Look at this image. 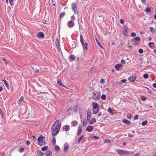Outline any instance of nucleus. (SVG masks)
<instances>
[{"mask_svg":"<svg viewBox=\"0 0 156 156\" xmlns=\"http://www.w3.org/2000/svg\"><path fill=\"white\" fill-rule=\"evenodd\" d=\"M58 121V120L56 121L54 124L51 126V129L52 131V135L53 136H55L57 134L61 127V122H59L56 126H55V124Z\"/></svg>","mask_w":156,"mask_h":156,"instance_id":"obj_1","label":"nucleus"},{"mask_svg":"<svg viewBox=\"0 0 156 156\" xmlns=\"http://www.w3.org/2000/svg\"><path fill=\"white\" fill-rule=\"evenodd\" d=\"M80 42L82 44L83 49L84 51H87L88 49L87 46L88 44L87 43L84 44L83 36L82 35H80Z\"/></svg>","mask_w":156,"mask_h":156,"instance_id":"obj_2","label":"nucleus"},{"mask_svg":"<svg viewBox=\"0 0 156 156\" xmlns=\"http://www.w3.org/2000/svg\"><path fill=\"white\" fill-rule=\"evenodd\" d=\"M100 93L98 91H95L93 94L92 98L94 100H99L100 98Z\"/></svg>","mask_w":156,"mask_h":156,"instance_id":"obj_3","label":"nucleus"},{"mask_svg":"<svg viewBox=\"0 0 156 156\" xmlns=\"http://www.w3.org/2000/svg\"><path fill=\"white\" fill-rule=\"evenodd\" d=\"M77 3L75 2L74 3H72V9L73 11L75 14H76L78 13V12L77 11Z\"/></svg>","mask_w":156,"mask_h":156,"instance_id":"obj_4","label":"nucleus"},{"mask_svg":"<svg viewBox=\"0 0 156 156\" xmlns=\"http://www.w3.org/2000/svg\"><path fill=\"white\" fill-rule=\"evenodd\" d=\"M91 109L89 108L88 109L87 113V121L90 122V119L91 115Z\"/></svg>","mask_w":156,"mask_h":156,"instance_id":"obj_5","label":"nucleus"},{"mask_svg":"<svg viewBox=\"0 0 156 156\" xmlns=\"http://www.w3.org/2000/svg\"><path fill=\"white\" fill-rule=\"evenodd\" d=\"M117 152L120 155H122L128 153L127 151H124L122 150L119 149L117 151Z\"/></svg>","mask_w":156,"mask_h":156,"instance_id":"obj_6","label":"nucleus"},{"mask_svg":"<svg viewBox=\"0 0 156 156\" xmlns=\"http://www.w3.org/2000/svg\"><path fill=\"white\" fill-rule=\"evenodd\" d=\"M74 25V23L72 20L69 21L67 23V26L70 28H72Z\"/></svg>","mask_w":156,"mask_h":156,"instance_id":"obj_7","label":"nucleus"},{"mask_svg":"<svg viewBox=\"0 0 156 156\" xmlns=\"http://www.w3.org/2000/svg\"><path fill=\"white\" fill-rule=\"evenodd\" d=\"M124 30L123 31L122 33L125 35H126L127 34V31L128 29V28L127 27L126 25H124L123 26Z\"/></svg>","mask_w":156,"mask_h":156,"instance_id":"obj_8","label":"nucleus"},{"mask_svg":"<svg viewBox=\"0 0 156 156\" xmlns=\"http://www.w3.org/2000/svg\"><path fill=\"white\" fill-rule=\"evenodd\" d=\"M82 133V127L81 126H80L78 128L77 130V133L76 134V135L77 136H79Z\"/></svg>","mask_w":156,"mask_h":156,"instance_id":"obj_9","label":"nucleus"},{"mask_svg":"<svg viewBox=\"0 0 156 156\" xmlns=\"http://www.w3.org/2000/svg\"><path fill=\"white\" fill-rule=\"evenodd\" d=\"M122 66V65L120 63L117 64L115 65V68L116 70L119 71L120 70V69L121 68Z\"/></svg>","mask_w":156,"mask_h":156,"instance_id":"obj_10","label":"nucleus"},{"mask_svg":"<svg viewBox=\"0 0 156 156\" xmlns=\"http://www.w3.org/2000/svg\"><path fill=\"white\" fill-rule=\"evenodd\" d=\"M93 126H89L86 129V130L88 132H91L93 129Z\"/></svg>","mask_w":156,"mask_h":156,"instance_id":"obj_11","label":"nucleus"},{"mask_svg":"<svg viewBox=\"0 0 156 156\" xmlns=\"http://www.w3.org/2000/svg\"><path fill=\"white\" fill-rule=\"evenodd\" d=\"M2 82L4 83L7 88L9 89V86L7 81L5 80H2Z\"/></svg>","mask_w":156,"mask_h":156,"instance_id":"obj_12","label":"nucleus"},{"mask_svg":"<svg viewBox=\"0 0 156 156\" xmlns=\"http://www.w3.org/2000/svg\"><path fill=\"white\" fill-rule=\"evenodd\" d=\"M128 80L131 82H134L136 80V77L134 76H130L128 78Z\"/></svg>","mask_w":156,"mask_h":156,"instance_id":"obj_13","label":"nucleus"},{"mask_svg":"<svg viewBox=\"0 0 156 156\" xmlns=\"http://www.w3.org/2000/svg\"><path fill=\"white\" fill-rule=\"evenodd\" d=\"M38 37L43 38L44 37V34L42 32H40L37 34Z\"/></svg>","mask_w":156,"mask_h":156,"instance_id":"obj_14","label":"nucleus"},{"mask_svg":"<svg viewBox=\"0 0 156 156\" xmlns=\"http://www.w3.org/2000/svg\"><path fill=\"white\" fill-rule=\"evenodd\" d=\"M90 124H93L96 122V119L95 118H93L91 119L90 121Z\"/></svg>","mask_w":156,"mask_h":156,"instance_id":"obj_15","label":"nucleus"},{"mask_svg":"<svg viewBox=\"0 0 156 156\" xmlns=\"http://www.w3.org/2000/svg\"><path fill=\"white\" fill-rule=\"evenodd\" d=\"M148 45L150 48H153L154 46V43L153 42H151L149 43Z\"/></svg>","mask_w":156,"mask_h":156,"instance_id":"obj_16","label":"nucleus"},{"mask_svg":"<svg viewBox=\"0 0 156 156\" xmlns=\"http://www.w3.org/2000/svg\"><path fill=\"white\" fill-rule=\"evenodd\" d=\"M68 144L67 143H66L64 146V151H67L68 150Z\"/></svg>","mask_w":156,"mask_h":156,"instance_id":"obj_17","label":"nucleus"},{"mask_svg":"<svg viewBox=\"0 0 156 156\" xmlns=\"http://www.w3.org/2000/svg\"><path fill=\"white\" fill-rule=\"evenodd\" d=\"M140 41V38L139 37H136L134 39H133L131 40L132 41Z\"/></svg>","mask_w":156,"mask_h":156,"instance_id":"obj_18","label":"nucleus"},{"mask_svg":"<svg viewBox=\"0 0 156 156\" xmlns=\"http://www.w3.org/2000/svg\"><path fill=\"white\" fill-rule=\"evenodd\" d=\"M95 40L96 42V43L101 48H103L101 44L100 43L98 40L97 39V38L95 37Z\"/></svg>","mask_w":156,"mask_h":156,"instance_id":"obj_19","label":"nucleus"},{"mask_svg":"<svg viewBox=\"0 0 156 156\" xmlns=\"http://www.w3.org/2000/svg\"><path fill=\"white\" fill-rule=\"evenodd\" d=\"M24 98L23 97L21 96L18 102V103L20 105L21 104V102L23 101Z\"/></svg>","mask_w":156,"mask_h":156,"instance_id":"obj_20","label":"nucleus"},{"mask_svg":"<svg viewBox=\"0 0 156 156\" xmlns=\"http://www.w3.org/2000/svg\"><path fill=\"white\" fill-rule=\"evenodd\" d=\"M44 139V137L42 135L40 136L37 139V141L39 142L40 141H43V139Z\"/></svg>","mask_w":156,"mask_h":156,"instance_id":"obj_21","label":"nucleus"},{"mask_svg":"<svg viewBox=\"0 0 156 156\" xmlns=\"http://www.w3.org/2000/svg\"><path fill=\"white\" fill-rule=\"evenodd\" d=\"M99 105L97 103H95L93 106V109H96L98 108Z\"/></svg>","mask_w":156,"mask_h":156,"instance_id":"obj_22","label":"nucleus"},{"mask_svg":"<svg viewBox=\"0 0 156 156\" xmlns=\"http://www.w3.org/2000/svg\"><path fill=\"white\" fill-rule=\"evenodd\" d=\"M57 83L60 85L64 87H65V86L62 83L61 80H58L57 81Z\"/></svg>","mask_w":156,"mask_h":156,"instance_id":"obj_23","label":"nucleus"},{"mask_svg":"<svg viewBox=\"0 0 156 156\" xmlns=\"http://www.w3.org/2000/svg\"><path fill=\"white\" fill-rule=\"evenodd\" d=\"M84 137V136L83 135H82L80 137L78 138V142L77 143L78 144L80 143L81 140H82V139Z\"/></svg>","mask_w":156,"mask_h":156,"instance_id":"obj_24","label":"nucleus"},{"mask_svg":"<svg viewBox=\"0 0 156 156\" xmlns=\"http://www.w3.org/2000/svg\"><path fill=\"white\" fill-rule=\"evenodd\" d=\"M123 122L124 123L127 124L128 125H130L131 124L130 122L128 120L126 119H125L123 120Z\"/></svg>","mask_w":156,"mask_h":156,"instance_id":"obj_25","label":"nucleus"},{"mask_svg":"<svg viewBox=\"0 0 156 156\" xmlns=\"http://www.w3.org/2000/svg\"><path fill=\"white\" fill-rule=\"evenodd\" d=\"M55 44L57 48L58 49H59V41L58 39H56L55 41Z\"/></svg>","mask_w":156,"mask_h":156,"instance_id":"obj_26","label":"nucleus"},{"mask_svg":"<svg viewBox=\"0 0 156 156\" xmlns=\"http://www.w3.org/2000/svg\"><path fill=\"white\" fill-rule=\"evenodd\" d=\"M69 126L68 125H66L65 126V127H63V129H65V131H68L70 128H69Z\"/></svg>","mask_w":156,"mask_h":156,"instance_id":"obj_27","label":"nucleus"},{"mask_svg":"<svg viewBox=\"0 0 156 156\" xmlns=\"http://www.w3.org/2000/svg\"><path fill=\"white\" fill-rule=\"evenodd\" d=\"M99 109H93V113L94 114H96L99 111Z\"/></svg>","mask_w":156,"mask_h":156,"instance_id":"obj_28","label":"nucleus"},{"mask_svg":"<svg viewBox=\"0 0 156 156\" xmlns=\"http://www.w3.org/2000/svg\"><path fill=\"white\" fill-rule=\"evenodd\" d=\"M69 58L72 61L74 60L75 59V57L73 55H71L69 57Z\"/></svg>","mask_w":156,"mask_h":156,"instance_id":"obj_29","label":"nucleus"},{"mask_svg":"<svg viewBox=\"0 0 156 156\" xmlns=\"http://www.w3.org/2000/svg\"><path fill=\"white\" fill-rule=\"evenodd\" d=\"M37 154L39 156H42L43 155V153L40 150L38 151Z\"/></svg>","mask_w":156,"mask_h":156,"instance_id":"obj_30","label":"nucleus"},{"mask_svg":"<svg viewBox=\"0 0 156 156\" xmlns=\"http://www.w3.org/2000/svg\"><path fill=\"white\" fill-rule=\"evenodd\" d=\"M52 154V152L51 151H48L47 153L46 154V156H49L50 155H51Z\"/></svg>","mask_w":156,"mask_h":156,"instance_id":"obj_31","label":"nucleus"},{"mask_svg":"<svg viewBox=\"0 0 156 156\" xmlns=\"http://www.w3.org/2000/svg\"><path fill=\"white\" fill-rule=\"evenodd\" d=\"M87 123V120L86 119H84L83 122V126H85Z\"/></svg>","mask_w":156,"mask_h":156,"instance_id":"obj_32","label":"nucleus"},{"mask_svg":"<svg viewBox=\"0 0 156 156\" xmlns=\"http://www.w3.org/2000/svg\"><path fill=\"white\" fill-rule=\"evenodd\" d=\"M48 148V147L46 146L42 148L41 150L42 151H44L47 150Z\"/></svg>","mask_w":156,"mask_h":156,"instance_id":"obj_33","label":"nucleus"},{"mask_svg":"<svg viewBox=\"0 0 156 156\" xmlns=\"http://www.w3.org/2000/svg\"><path fill=\"white\" fill-rule=\"evenodd\" d=\"M52 144L54 145H55L56 144L55 138L54 137H53L52 138Z\"/></svg>","mask_w":156,"mask_h":156,"instance_id":"obj_34","label":"nucleus"},{"mask_svg":"<svg viewBox=\"0 0 156 156\" xmlns=\"http://www.w3.org/2000/svg\"><path fill=\"white\" fill-rule=\"evenodd\" d=\"M131 117V115L130 113H128L126 115V118L128 119H130Z\"/></svg>","mask_w":156,"mask_h":156,"instance_id":"obj_35","label":"nucleus"},{"mask_svg":"<svg viewBox=\"0 0 156 156\" xmlns=\"http://www.w3.org/2000/svg\"><path fill=\"white\" fill-rule=\"evenodd\" d=\"M55 150L56 151H58L60 150V148L58 146H56L55 147Z\"/></svg>","mask_w":156,"mask_h":156,"instance_id":"obj_36","label":"nucleus"},{"mask_svg":"<svg viewBox=\"0 0 156 156\" xmlns=\"http://www.w3.org/2000/svg\"><path fill=\"white\" fill-rule=\"evenodd\" d=\"M24 151V148L23 147L20 148L18 150V151L20 153H22V152H23Z\"/></svg>","mask_w":156,"mask_h":156,"instance_id":"obj_37","label":"nucleus"},{"mask_svg":"<svg viewBox=\"0 0 156 156\" xmlns=\"http://www.w3.org/2000/svg\"><path fill=\"white\" fill-rule=\"evenodd\" d=\"M151 11V9L150 8H147L145 10V11L146 12H149Z\"/></svg>","mask_w":156,"mask_h":156,"instance_id":"obj_38","label":"nucleus"},{"mask_svg":"<svg viewBox=\"0 0 156 156\" xmlns=\"http://www.w3.org/2000/svg\"><path fill=\"white\" fill-rule=\"evenodd\" d=\"M73 126H75L76 125H77L78 123L76 121H72V122Z\"/></svg>","mask_w":156,"mask_h":156,"instance_id":"obj_39","label":"nucleus"},{"mask_svg":"<svg viewBox=\"0 0 156 156\" xmlns=\"http://www.w3.org/2000/svg\"><path fill=\"white\" fill-rule=\"evenodd\" d=\"M65 12L61 13L60 14V19H61V18L63 17L64 16H65Z\"/></svg>","mask_w":156,"mask_h":156,"instance_id":"obj_40","label":"nucleus"},{"mask_svg":"<svg viewBox=\"0 0 156 156\" xmlns=\"http://www.w3.org/2000/svg\"><path fill=\"white\" fill-rule=\"evenodd\" d=\"M112 110H113L111 108H109L108 109V112H109L112 115Z\"/></svg>","mask_w":156,"mask_h":156,"instance_id":"obj_41","label":"nucleus"},{"mask_svg":"<svg viewBox=\"0 0 156 156\" xmlns=\"http://www.w3.org/2000/svg\"><path fill=\"white\" fill-rule=\"evenodd\" d=\"M143 77L144 78L146 79H147L148 77V75L147 73H145L144 74Z\"/></svg>","mask_w":156,"mask_h":156,"instance_id":"obj_42","label":"nucleus"},{"mask_svg":"<svg viewBox=\"0 0 156 156\" xmlns=\"http://www.w3.org/2000/svg\"><path fill=\"white\" fill-rule=\"evenodd\" d=\"M104 142L105 143H110L111 142V141L108 139H106L104 140Z\"/></svg>","mask_w":156,"mask_h":156,"instance_id":"obj_43","label":"nucleus"},{"mask_svg":"<svg viewBox=\"0 0 156 156\" xmlns=\"http://www.w3.org/2000/svg\"><path fill=\"white\" fill-rule=\"evenodd\" d=\"M147 123V120L145 121L142 123V125L143 126H145L146 125Z\"/></svg>","mask_w":156,"mask_h":156,"instance_id":"obj_44","label":"nucleus"},{"mask_svg":"<svg viewBox=\"0 0 156 156\" xmlns=\"http://www.w3.org/2000/svg\"><path fill=\"white\" fill-rule=\"evenodd\" d=\"M101 98L103 100H105L106 99V96L105 94H103L101 96Z\"/></svg>","mask_w":156,"mask_h":156,"instance_id":"obj_45","label":"nucleus"},{"mask_svg":"<svg viewBox=\"0 0 156 156\" xmlns=\"http://www.w3.org/2000/svg\"><path fill=\"white\" fill-rule=\"evenodd\" d=\"M143 87L144 88L146 89L147 90L148 92V93H151V90H150V89H149V88H148L145 87H144V86Z\"/></svg>","mask_w":156,"mask_h":156,"instance_id":"obj_46","label":"nucleus"},{"mask_svg":"<svg viewBox=\"0 0 156 156\" xmlns=\"http://www.w3.org/2000/svg\"><path fill=\"white\" fill-rule=\"evenodd\" d=\"M43 142H44L43 141H40V142H38V145L39 146H42L43 143Z\"/></svg>","mask_w":156,"mask_h":156,"instance_id":"obj_47","label":"nucleus"},{"mask_svg":"<svg viewBox=\"0 0 156 156\" xmlns=\"http://www.w3.org/2000/svg\"><path fill=\"white\" fill-rule=\"evenodd\" d=\"M130 35L132 37H135L136 35V34L134 32L132 33Z\"/></svg>","mask_w":156,"mask_h":156,"instance_id":"obj_48","label":"nucleus"},{"mask_svg":"<svg viewBox=\"0 0 156 156\" xmlns=\"http://www.w3.org/2000/svg\"><path fill=\"white\" fill-rule=\"evenodd\" d=\"M138 52L142 54L143 52V50L142 49H140L138 50Z\"/></svg>","mask_w":156,"mask_h":156,"instance_id":"obj_49","label":"nucleus"},{"mask_svg":"<svg viewBox=\"0 0 156 156\" xmlns=\"http://www.w3.org/2000/svg\"><path fill=\"white\" fill-rule=\"evenodd\" d=\"M138 115H136L134 116V117H133V119L134 120L137 119L138 118Z\"/></svg>","mask_w":156,"mask_h":156,"instance_id":"obj_50","label":"nucleus"},{"mask_svg":"<svg viewBox=\"0 0 156 156\" xmlns=\"http://www.w3.org/2000/svg\"><path fill=\"white\" fill-rule=\"evenodd\" d=\"M13 0H9V2L10 5L12 6L13 4Z\"/></svg>","mask_w":156,"mask_h":156,"instance_id":"obj_51","label":"nucleus"},{"mask_svg":"<svg viewBox=\"0 0 156 156\" xmlns=\"http://www.w3.org/2000/svg\"><path fill=\"white\" fill-rule=\"evenodd\" d=\"M128 136L130 137L133 138L134 137V136L133 134L132 135L131 134H129L128 135Z\"/></svg>","mask_w":156,"mask_h":156,"instance_id":"obj_52","label":"nucleus"},{"mask_svg":"<svg viewBox=\"0 0 156 156\" xmlns=\"http://www.w3.org/2000/svg\"><path fill=\"white\" fill-rule=\"evenodd\" d=\"M150 30L151 32L153 33L154 32V28L152 27H151L150 28Z\"/></svg>","mask_w":156,"mask_h":156,"instance_id":"obj_53","label":"nucleus"},{"mask_svg":"<svg viewBox=\"0 0 156 156\" xmlns=\"http://www.w3.org/2000/svg\"><path fill=\"white\" fill-rule=\"evenodd\" d=\"M105 83V80L104 79H101L100 81V83L103 84Z\"/></svg>","mask_w":156,"mask_h":156,"instance_id":"obj_54","label":"nucleus"},{"mask_svg":"<svg viewBox=\"0 0 156 156\" xmlns=\"http://www.w3.org/2000/svg\"><path fill=\"white\" fill-rule=\"evenodd\" d=\"M121 62L122 64H124L125 63L126 61L125 60L122 59L121 60Z\"/></svg>","mask_w":156,"mask_h":156,"instance_id":"obj_55","label":"nucleus"},{"mask_svg":"<svg viewBox=\"0 0 156 156\" xmlns=\"http://www.w3.org/2000/svg\"><path fill=\"white\" fill-rule=\"evenodd\" d=\"M26 144L27 145H30V142L28 140H27V141H26Z\"/></svg>","mask_w":156,"mask_h":156,"instance_id":"obj_56","label":"nucleus"},{"mask_svg":"<svg viewBox=\"0 0 156 156\" xmlns=\"http://www.w3.org/2000/svg\"><path fill=\"white\" fill-rule=\"evenodd\" d=\"M142 2L144 4H146V0H141Z\"/></svg>","mask_w":156,"mask_h":156,"instance_id":"obj_57","label":"nucleus"},{"mask_svg":"<svg viewBox=\"0 0 156 156\" xmlns=\"http://www.w3.org/2000/svg\"><path fill=\"white\" fill-rule=\"evenodd\" d=\"M121 82L123 83H125L126 81V80L125 79H122L121 80Z\"/></svg>","mask_w":156,"mask_h":156,"instance_id":"obj_58","label":"nucleus"},{"mask_svg":"<svg viewBox=\"0 0 156 156\" xmlns=\"http://www.w3.org/2000/svg\"><path fill=\"white\" fill-rule=\"evenodd\" d=\"M120 22L122 24H123L124 23V21L123 20L121 19L120 20Z\"/></svg>","mask_w":156,"mask_h":156,"instance_id":"obj_59","label":"nucleus"},{"mask_svg":"<svg viewBox=\"0 0 156 156\" xmlns=\"http://www.w3.org/2000/svg\"><path fill=\"white\" fill-rule=\"evenodd\" d=\"M136 41H134L133 42V41H132L133 44L134 45H136L137 44V43L136 42Z\"/></svg>","mask_w":156,"mask_h":156,"instance_id":"obj_60","label":"nucleus"},{"mask_svg":"<svg viewBox=\"0 0 156 156\" xmlns=\"http://www.w3.org/2000/svg\"><path fill=\"white\" fill-rule=\"evenodd\" d=\"M153 87L155 88H156V83H154L152 85Z\"/></svg>","mask_w":156,"mask_h":156,"instance_id":"obj_61","label":"nucleus"},{"mask_svg":"<svg viewBox=\"0 0 156 156\" xmlns=\"http://www.w3.org/2000/svg\"><path fill=\"white\" fill-rule=\"evenodd\" d=\"M147 99V98L145 97H144V98H143L142 99V101H145V100H146Z\"/></svg>","mask_w":156,"mask_h":156,"instance_id":"obj_62","label":"nucleus"},{"mask_svg":"<svg viewBox=\"0 0 156 156\" xmlns=\"http://www.w3.org/2000/svg\"><path fill=\"white\" fill-rule=\"evenodd\" d=\"M140 154L139 153H137L135 154L134 156H140Z\"/></svg>","mask_w":156,"mask_h":156,"instance_id":"obj_63","label":"nucleus"},{"mask_svg":"<svg viewBox=\"0 0 156 156\" xmlns=\"http://www.w3.org/2000/svg\"><path fill=\"white\" fill-rule=\"evenodd\" d=\"M153 52L155 53L156 55V48L153 50Z\"/></svg>","mask_w":156,"mask_h":156,"instance_id":"obj_64","label":"nucleus"}]
</instances>
